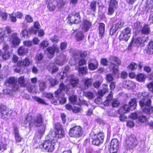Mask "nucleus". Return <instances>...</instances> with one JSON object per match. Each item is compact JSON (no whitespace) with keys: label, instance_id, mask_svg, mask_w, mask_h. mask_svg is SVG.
<instances>
[{"label":"nucleus","instance_id":"1","mask_svg":"<svg viewBox=\"0 0 153 153\" xmlns=\"http://www.w3.org/2000/svg\"><path fill=\"white\" fill-rule=\"evenodd\" d=\"M148 93L145 92L142 93H139L137 96L141 99L139 104L144 112L148 114L153 113V107L150 106L151 101L148 98Z\"/></svg>","mask_w":153,"mask_h":153},{"label":"nucleus","instance_id":"2","mask_svg":"<svg viewBox=\"0 0 153 153\" xmlns=\"http://www.w3.org/2000/svg\"><path fill=\"white\" fill-rule=\"evenodd\" d=\"M43 122V120L41 114H37L34 117L29 114L26 117L24 123L27 124L29 122V127L31 128L33 127H39L42 125Z\"/></svg>","mask_w":153,"mask_h":153},{"label":"nucleus","instance_id":"3","mask_svg":"<svg viewBox=\"0 0 153 153\" xmlns=\"http://www.w3.org/2000/svg\"><path fill=\"white\" fill-rule=\"evenodd\" d=\"M69 89V87L68 86L65 85L63 83H61L59 85V89L56 91H55V94L56 96L59 99L58 102L57 101L53 100L52 102L55 105H58L60 103L63 104L65 103L66 101V98L64 97H61V100H60V95L63 96V94L62 91H64L67 93Z\"/></svg>","mask_w":153,"mask_h":153},{"label":"nucleus","instance_id":"4","mask_svg":"<svg viewBox=\"0 0 153 153\" xmlns=\"http://www.w3.org/2000/svg\"><path fill=\"white\" fill-rule=\"evenodd\" d=\"M57 142V140H47L42 143L39 147L41 149H44L46 151L51 152L54 149L55 143Z\"/></svg>","mask_w":153,"mask_h":153},{"label":"nucleus","instance_id":"5","mask_svg":"<svg viewBox=\"0 0 153 153\" xmlns=\"http://www.w3.org/2000/svg\"><path fill=\"white\" fill-rule=\"evenodd\" d=\"M138 144V141L135 136L131 135L126 138L124 143L125 148L127 150L132 149L134 147Z\"/></svg>","mask_w":153,"mask_h":153},{"label":"nucleus","instance_id":"6","mask_svg":"<svg viewBox=\"0 0 153 153\" xmlns=\"http://www.w3.org/2000/svg\"><path fill=\"white\" fill-rule=\"evenodd\" d=\"M110 62L111 63L110 68L113 73L115 75H118V66L121 65L120 60L117 57L111 56L110 58Z\"/></svg>","mask_w":153,"mask_h":153},{"label":"nucleus","instance_id":"7","mask_svg":"<svg viewBox=\"0 0 153 153\" xmlns=\"http://www.w3.org/2000/svg\"><path fill=\"white\" fill-rule=\"evenodd\" d=\"M69 134L71 137L79 138L82 134V128L79 126H75L70 128Z\"/></svg>","mask_w":153,"mask_h":153},{"label":"nucleus","instance_id":"8","mask_svg":"<svg viewBox=\"0 0 153 153\" xmlns=\"http://www.w3.org/2000/svg\"><path fill=\"white\" fill-rule=\"evenodd\" d=\"M4 83L6 86L11 87L14 91L17 90L19 88V85L17 84L16 79L13 77L6 79Z\"/></svg>","mask_w":153,"mask_h":153},{"label":"nucleus","instance_id":"9","mask_svg":"<svg viewBox=\"0 0 153 153\" xmlns=\"http://www.w3.org/2000/svg\"><path fill=\"white\" fill-rule=\"evenodd\" d=\"M55 128V136L53 139H56L57 141L58 138H62L64 137L65 133L62 126L59 123L56 124Z\"/></svg>","mask_w":153,"mask_h":153},{"label":"nucleus","instance_id":"10","mask_svg":"<svg viewBox=\"0 0 153 153\" xmlns=\"http://www.w3.org/2000/svg\"><path fill=\"white\" fill-rule=\"evenodd\" d=\"M11 31V29L9 27L0 28V42H3L6 40L7 36L6 34H9Z\"/></svg>","mask_w":153,"mask_h":153},{"label":"nucleus","instance_id":"11","mask_svg":"<svg viewBox=\"0 0 153 153\" xmlns=\"http://www.w3.org/2000/svg\"><path fill=\"white\" fill-rule=\"evenodd\" d=\"M86 55V53L85 52H82L79 51H76L74 52L73 54V57L69 60V62L70 63L71 62L72 59H74V62H72L71 65H74L76 62H77L78 60L80 57L83 59L85 57Z\"/></svg>","mask_w":153,"mask_h":153},{"label":"nucleus","instance_id":"12","mask_svg":"<svg viewBox=\"0 0 153 153\" xmlns=\"http://www.w3.org/2000/svg\"><path fill=\"white\" fill-rule=\"evenodd\" d=\"M68 19V22L72 24H77L81 21L79 13L74 12L69 14Z\"/></svg>","mask_w":153,"mask_h":153},{"label":"nucleus","instance_id":"13","mask_svg":"<svg viewBox=\"0 0 153 153\" xmlns=\"http://www.w3.org/2000/svg\"><path fill=\"white\" fill-rule=\"evenodd\" d=\"M104 137L103 133H99L95 134L92 137V144L94 145H98L103 142Z\"/></svg>","mask_w":153,"mask_h":153},{"label":"nucleus","instance_id":"14","mask_svg":"<svg viewBox=\"0 0 153 153\" xmlns=\"http://www.w3.org/2000/svg\"><path fill=\"white\" fill-rule=\"evenodd\" d=\"M119 141L117 139H113L111 143L109 150L110 153H115L119 148Z\"/></svg>","mask_w":153,"mask_h":153},{"label":"nucleus","instance_id":"15","mask_svg":"<svg viewBox=\"0 0 153 153\" xmlns=\"http://www.w3.org/2000/svg\"><path fill=\"white\" fill-rule=\"evenodd\" d=\"M130 31L131 29L129 27L125 29L120 36V40H123L126 42L127 41L131 36Z\"/></svg>","mask_w":153,"mask_h":153},{"label":"nucleus","instance_id":"16","mask_svg":"<svg viewBox=\"0 0 153 153\" xmlns=\"http://www.w3.org/2000/svg\"><path fill=\"white\" fill-rule=\"evenodd\" d=\"M123 24L124 23L122 21L120 20L117 21L116 24L112 25L110 30V34L113 35L119 28H121Z\"/></svg>","mask_w":153,"mask_h":153},{"label":"nucleus","instance_id":"17","mask_svg":"<svg viewBox=\"0 0 153 153\" xmlns=\"http://www.w3.org/2000/svg\"><path fill=\"white\" fill-rule=\"evenodd\" d=\"M1 108V113L2 115V119H4L11 115V114L12 113V111L10 110L5 106H3Z\"/></svg>","mask_w":153,"mask_h":153},{"label":"nucleus","instance_id":"18","mask_svg":"<svg viewBox=\"0 0 153 153\" xmlns=\"http://www.w3.org/2000/svg\"><path fill=\"white\" fill-rule=\"evenodd\" d=\"M117 7V3L116 0H110L108 8V14L110 15L112 14Z\"/></svg>","mask_w":153,"mask_h":153},{"label":"nucleus","instance_id":"19","mask_svg":"<svg viewBox=\"0 0 153 153\" xmlns=\"http://www.w3.org/2000/svg\"><path fill=\"white\" fill-rule=\"evenodd\" d=\"M67 79L69 81L72 86L74 87L77 86L79 82V79L76 78L73 74L68 76Z\"/></svg>","mask_w":153,"mask_h":153},{"label":"nucleus","instance_id":"20","mask_svg":"<svg viewBox=\"0 0 153 153\" xmlns=\"http://www.w3.org/2000/svg\"><path fill=\"white\" fill-rule=\"evenodd\" d=\"M32 62V61L28 58L26 57L22 61L19 60L17 62L18 66L24 67H28Z\"/></svg>","mask_w":153,"mask_h":153},{"label":"nucleus","instance_id":"21","mask_svg":"<svg viewBox=\"0 0 153 153\" xmlns=\"http://www.w3.org/2000/svg\"><path fill=\"white\" fill-rule=\"evenodd\" d=\"M92 25L91 23L88 20H84L82 24L81 27L82 30L85 32L88 31Z\"/></svg>","mask_w":153,"mask_h":153},{"label":"nucleus","instance_id":"22","mask_svg":"<svg viewBox=\"0 0 153 153\" xmlns=\"http://www.w3.org/2000/svg\"><path fill=\"white\" fill-rule=\"evenodd\" d=\"M66 56L64 54L58 56L55 59V62L57 64L63 65L64 63L67 60Z\"/></svg>","mask_w":153,"mask_h":153},{"label":"nucleus","instance_id":"23","mask_svg":"<svg viewBox=\"0 0 153 153\" xmlns=\"http://www.w3.org/2000/svg\"><path fill=\"white\" fill-rule=\"evenodd\" d=\"M123 86L128 89H134L135 88V83L131 81H124L123 82Z\"/></svg>","mask_w":153,"mask_h":153},{"label":"nucleus","instance_id":"24","mask_svg":"<svg viewBox=\"0 0 153 153\" xmlns=\"http://www.w3.org/2000/svg\"><path fill=\"white\" fill-rule=\"evenodd\" d=\"M145 40H143L140 38H137L135 39H133L130 44L129 45L130 46H131L133 45H135L137 46H139L144 42Z\"/></svg>","mask_w":153,"mask_h":153},{"label":"nucleus","instance_id":"25","mask_svg":"<svg viewBox=\"0 0 153 153\" xmlns=\"http://www.w3.org/2000/svg\"><path fill=\"white\" fill-rule=\"evenodd\" d=\"M48 52L51 55H53L55 52H58L59 49L56 45H53L52 47L48 48L47 49Z\"/></svg>","mask_w":153,"mask_h":153},{"label":"nucleus","instance_id":"26","mask_svg":"<svg viewBox=\"0 0 153 153\" xmlns=\"http://www.w3.org/2000/svg\"><path fill=\"white\" fill-rule=\"evenodd\" d=\"M11 42L14 45H18L20 42V39L17 36L16 33L13 34L11 36Z\"/></svg>","mask_w":153,"mask_h":153},{"label":"nucleus","instance_id":"27","mask_svg":"<svg viewBox=\"0 0 153 153\" xmlns=\"http://www.w3.org/2000/svg\"><path fill=\"white\" fill-rule=\"evenodd\" d=\"M48 68L49 71L52 74L57 72L59 70V68L56 65L53 63H51L48 65Z\"/></svg>","mask_w":153,"mask_h":153},{"label":"nucleus","instance_id":"28","mask_svg":"<svg viewBox=\"0 0 153 153\" xmlns=\"http://www.w3.org/2000/svg\"><path fill=\"white\" fill-rule=\"evenodd\" d=\"M45 127V126L43 125L42 128L39 129L38 131L35 133L34 138L36 139L40 138L44 134Z\"/></svg>","mask_w":153,"mask_h":153},{"label":"nucleus","instance_id":"29","mask_svg":"<svg viewBox=\"0 0 153 153\" xmlns=\"http://www.w3.org/2000/svg\"><path fill=\"white\" fill-rule=\"evenodd\" d=\"M28 52V50L24 46L19 47L18 50V54L20 56H23Z\"/></svg>","mask_w":153,"mask_h":153},{"label":"nucleus","instance_id":"30","mask_svg":"<svg viewBox=\"0 0 153 153\" xmlns=\"http://www.w3.org/2000/svg\"><path fill=\"white\" fill-rule=\"evenodd\" d=\"M146 53L151 54L153 53V40L150 41L147 45V47L146 49Z\"/></svg>","mask_w":153,"mask_h":153},{"label":"nucleus","instance_id":"31","mask_svg":"<svg viewBox=\"0 0 153 153\" xmlns=\"http://www.w3.org/2000/svg\"><path fill=\"white\" fill-rule=\"evenodd\" d=\"M108 91V86L104 85L103 87V89L102 90H99L97 92V95L98 97L101 98L102 97L103 95Z\"/></svg>","mask_w":153,"mask_h":153},{"label":"nucleus","instance_id":"32","mask_svg":"<svg viewBox=\"0 0 153 153\" xmlns=\"http://www.w3.org/2000/svg\"><path fill=\"white\" fill-rule=\"evenodd\" d=\"M105 24L102 23H100L99 29V30L100 36L102 37L104 36L105 31Z\"/></svg>","mask_w":153,"mask_h":153},{"label":"nucleus","instance_id":"33","mask_svg":"<svg viewBox=\"0 0 153 153\" xmlns=\"http://www.w3.org/2000/svg\"><path fill=\"white\" fill-rule=\"evenodd\" d=\"M87 68L86 67H82L79 68L78 69V72L80 76H82L86 75L88 73Z\"/></svg>","mask_w":153,"mask_h":153},{"label":"nucleus","instance_id":"34","mask_svg":"<svg viewBox=\"0 0 153 153\" xmlns=\"http://www.w3.org/2000/svg\"><path fill=\"white\" fill-rule=\"evenodd\" d=\"M46 80L49 81L50 83L52 86H55L58 83V81L57 80L53 78L50 76H47L46 77Z\"/></svg>","mask_w":153,"mask_h":153},{"label":"nucleus","instance_id":"35","mask_svg":"<svg viewBox=\"0 0 153 153\" xmlns=\"http://www.w3.org/2000/svg\"><path fill=\"white\" fill-rule=\"evenodd\" d=\"M34 25L35 27L33 28L30 30L31 33L34 34H36L37 32V29L40 28V25L38 22L34 23Z\"/></svg>","mask_w":153,"mask_h":153},{"label":"nucleus","instance_id":"36","mask_svg":"<svg viewBox=\"0 0 153 153\" xmlns=\"http://www.w3.org/2000/svg\"><path fill=\"white\" fill-rule=\"evenodd\" d=\"M113 99V96L112 92H111L106 98V100L103 103V105L105 106H108L110 102H111Z\"/></svg>","mask_w":153,"mask_h":153},{"label":"nucleus","instance_id":"37","mask_svg":"<svg viewBox=\"0 0 153 153\" xmlns=\"http://www.w3.org/2000/svg\"><path fill=\"white\" fill-rule=\"evenodd\" d=\"M150 31V27L148 25H145L141 30V32L143 34H149Z\"/></svg>","mask_w":153,"mask_h":153},{"label":"nucleus","instance_id":"38","mask_svg":"<svg viewBox=\"0 0 153 153\" xmlns=\"http://www.w3.org/2000/svg\"><path fill=\"white\" fill-rule=\"evenodd\" d=\"M93 79H92L86 78L84 79V82L85 89H87L92 84Z\"/></svg>","mask_w":153,"mask_h":153},{"label":"nucleus","instance_id":"39","mask_svg":"<svg viewBox=\"0 0 153 153\" xmlns=\"http://www.w3.org/2000/svg\"><path fill=\"white\" fill-rule=\"evenodd\" d=\"M30 31L26 29H24L22 31L20 35L22 37L27 38L30 37Z\"/></svg>","mask_w":153,"mask_h":153},{"label":"nucleus","instance_id":"40","mask_svg":"<svg viewBox=\"0 0 153 153\" xmlns=\"http://www.w3.org/2000/svg\"><path fill=\"white\" fill-rule=\"evenodd\" d=\"M98 64L97 62L95 60L94 63H89L88 64L89 69L92 70H94L97 68Z\"/></svg>","mask_w":153,"mask_h":153},{"label":"nucleus","instance_id":"41","mask_svg":"<svg viewBox=\"0 0 153 153\" xmlns=\"http://www.w3.org/2000/svg\"><path fill=\"white\" fill-rule=\"evenodd\" d=\"M54 0H50L48 2L47 7L48 8L49 11H53L56 8V6L55 5L52 4L51 3Z\"/></svg>","mask_w":153,"mask_h":153},{"label":"nucleus","instance_id":"42","mask_svg":"<svg viewBox=\"0 0 153 153\" xmlns=\"http://www.w3.org/2000/svg\"><path fill=\"white\" fill-rule=\"evenodd\" d=\"M77 97L76 95H73L70 96L69 100L73 104L79 105V103L77 101Z\"/></svg>","mask_w":153,"mask_h":153},{"label":"nucleus","instance_id":"43","mask_svg":"<svg viewBox=\"0 0 153 153\" xmlns=\"http://www.w3.org/2000/svg\"><path fill=\"white\" fill-rule=\"evenodd\" d=\"M69 67L67 66L65 67V70L62 72H61L59 75L60 79H62L67 76V73L66 72L68 71L69 69Z\"/></svg>","mask_w":153,"mask_h":153},{"label":"nucleus","instance_id":"44","mask_svg":"<svg viewBox=\"0 0 153 153\" xmlns=\"http://www.w3.org/2000/svg\"><path fill=\"white\" fill-rule=\"evenodd\" d=\"M146 77L145 76L142 74H138L137 76V81L139 82H143L145 80Z\"/></svg>","mask_w":153,"mask_h":153},{"label":"nucleus","instance_id":"45","mask_svg":"<svg viewBox=\"0 0 153 153\" xmlns=\"http://www.w3.org/2000/svg\"><path fill=\"white\" fill-rule=\"evenodd\" d=\"M18 83L20 86L25 87L26 85L25 84V80L23 76L20 77L18 79Z\"/></svg>","mask_w":153,"mask_h":153},{"label":"nucleus","instance_id":"46","mask_svg":"<svg viewBox=\"0 0 153 153\" xmlns=\"http://www.w3.org/2000/svg\"><path fill=\"white\" fill-rule=\"evenodd\" d=\"M129 105L130 107H133V109H135V107L137 105L136 99H131L129 102Z\"/></svg>","mask_w":153,"mask_h":153},{"label":"nucleus","instance_id":"47","mask_svg":"<svg viewBox=\"0 0 153 153\" xmlns=\"http://www.w3.org/2000/svg\"><path fill=\"white\" fill-rule=\"evenodd\" d=\"M149 79L152 80V81L148 85L147 87L149 91L153 93V77L149 78Z\"/></svg>","mask_w":153,"mask_h":153},{"label":"nucleus","instance_id":"48","mask_svg":"<svg viewBox=\"0 0 153 153\" xmlns=\"http://www.w3.org/2000/svg\"><path fill=\"white\" fill-rule=\"evenodd\" d=\"M50 39L53 43H56L58 42L59 40V37L56 35H54L51 37Z\"/></svg>","mask_w":153,"mask_h":153},{"label":"nucleus","instance_id":"49","mask_svg":"<svg viewBox=\"0 0 153 153\" xmlns=\"http://www.w3.org/2000/svg\"><path fill=\"white\" fill-rule=\"evenodd\" d=\"M84 37V35L82 32H78L76 35V39L78 41H81L82 40Z\"/></svg>","mask_w":153,"mask_h":153},{"label":"nucleus","instance_id":"50","mask_svg":"<svg viewBox=\"0 0 153 153\" xmlns=\"http://www.w3.org/2000/svg\"><path fill=\"white\" fill-rule=\"evenodd\" d=\"M46 84L45 82L43 81H40L39 85L40 90L43 91L46 88Z\"/></svg>","mask_w":153,"mask_h":153},{"label":"nucleus","instance_id":"51","mask_svg":"<svg viewBox=\"0 0 153 153\" xmlns=\"http://www.w3.org/2000/svg\"><path fill=\"white\" fill-rule=\"evenodd\" d=\"M84 93L85 96L89 99H92L94 98L93 94L91 91H88L84 92Z\"/></svg>","mask_w":153,"mask_h":153},{"label":"nucleus","instance_id":"52","mask_svg":"<svg viewBox=\"0 0 153 153\" xmlns=\"http://www.w3.org/2000/svg\"><path fill=\"white\" fill-rule=\"evenodd\" d=\"M48 45V42L46 40H44L40 43L39 44L40 47L43 49L46 48Z\"/></svg>","mask_w":153,"mask_h":153},{"label":"nucleus","instance_id":"53","mask_svg":"<svg viewBox=\"0 0 153 153\" xmlns=\"http://www.w3.org/2000/svg\"><path fill=\"white\" fill-rule=\"evenodd\" d=\"M66 0H59L58 2L57 6L58 7L61 9L65 5Z\"/></svg>","mask_w":153,"mask_h":153},{"label":"nucleus","instance_id":"54","mask_svg":"<svg viewBox=\"0 0 153 153\" xmlns=\"http://www.w3.org/2000/svg\"><path fill=\"white\" fill-rule=\"evenodd\" d=\"M33 100L37 101L38 103L43 104H45V101L43 99L39 97H33Z\"/></svg>","mask_w":153,"mask_h":153},{"label":"nucleus","instance_id":"55","mask_svg":"<svg viewBox=\"0 0 153 153\" xmlns=\"http://www.w3.org/2000/svg\"><path fill=\"white\" fill-rule=\"evenodd\" d=\"M43 58V54L42 53L38 54L36 56V59L37 63H39Z\"/></svg>","mask_w":153,"mask_h":153},{"label":"nucleus","instance_id":"56","mask_svg":"<svg viewBox=\"0 0 153 153\" xmlns=\"http://www.w3.org/2000/svg\"><path fill=\"white\" fill-rule=\"evenodd\" d=\"M43 96L44 97L50 99L52 98L53 96V94L50 93H47L44 92L43 93Z\"/></svg>","mask_w":153,"mask_h":153},{"label":"nucleus","instance_id":"57","mask_svg":"<svg viewBox=\"0 0 153 153\" xmlns=\"http://www.w3.org/2000/svg\"><path fill=\"white\" fill-rule=\"evenodd\" d=\"M137 65L135 63L132 62L128 66V68L131 70H135L136 69Z\"/></svg>","mask_w":153,"mask_h":153},{"label":"nucleus","instance_id":"58","mask_svg":"<svg viewBox=\"0 0 153 153\" xmlns=\"http://www.w3.org/2000/svg\"><path fill=\"white\" fill-rule=\"evenodd\" d=\"M7 145L6 143L4 144L2 142L0 143V152L6 149Z\"/></svg>","mask_w":153,"mask_h":153},{"label":"nucleus","instance_id":"59","mask_svg":"<svg viewBox=\"0 0 153 153\" xmlns=\"http://www.w3.org/2000/svg\"><path fill=\"white\" fill-rule=\"evenodd\" d=\"M28 91L30 93H36V88L35 85H31L28 88Z\"/></svg>","mask_w":153,"mask_h":153},{"label":"nucleus","instance_id":"60","mask_svg":"<svg viewBox=\"0 0 153 153\" xmlns=\"http://www.w3.org/2000/svg\"><path fill=\"white\" fill-rule=\"evenodd\" d=\"M142 27L140 22H137L135 23L134 25V28L139 30Z\"/></svg>","mask_w":153,"mask_h":153},{"label":"nucleus","instance_id":"61","mask_svg":"<svg viewBox=\"0 0 153 153\" xmlns=\"http://www.w3.org/2000/svg\"><path fill=\"white\" fill-rule=\"evenodd\" d=\"M147 120L146 117L143 115L140 116L138 118L139 121L141 123H144Z\"/></svg>","mask_w":153,"mask_h":153},{"label":"nucleus","instance_id":"62","mask_svg":"<svg viewBox=\"0 0 153 153\" xmlns=\"http://www.w3.org/2000/svg\"><path fill=\"white\" fill-rule=\"evenodd\" d=\"M23 45L26 47H30L32 45L33 43L31 41H25L23 42Z\"/></svg>","mask_w":153,"mask_h":153},{"label":"nucleus","instance_id":"63","mask_svg":"<svg viewBox=\"0 0 153 153\" xmlns=\"http://www.w3.org/2000/svg\"><path fill=\"white\" fill-rule=\"evenodd\" d=\"M96 2L95 1H93L91 2L90 4V7L93 11H95L96 9Z\"/></svg>","mask_w":153,"mask_h":153},{"label":"nucleus","instance_id":"64","mask_svg":"<svg viewBox=\"0 0 153 153\" xmlns=\"http://www.w3.org/2000/svg\"><path fill=\"white\" fill-rule=\"evenodd\" d=\"M10 56V53L8 52H4L2 55V58L4 59H8Z\"/></svg>","mask_w":153,"mask_h":153}]
</instances>
